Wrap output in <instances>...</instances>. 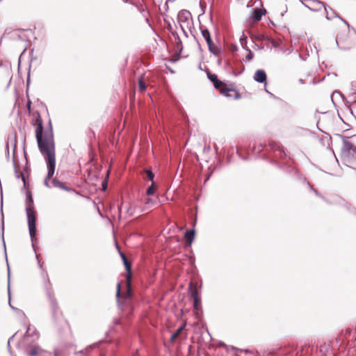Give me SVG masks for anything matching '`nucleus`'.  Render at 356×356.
Wrapping results in <instances>:
<instances>
[{
	"mask_svg": "<svg viewBox=\"0 0 356 356\" xmlns=\"http://www.w3.org/2000/svg\"><path fill=\"white\" fill-rule=\"evenodd\" d=\"M103 189L105 190L106 188V181H104L102 184Z\"/></svg>",
	"mask_w": 356,
	"mask_h": 356,
	"instance_id": "32",
	"label": "nucleus"
},
{
	"mask_svg": "<svg viewBox=\"0 0 356 356\" xmlns=\"http://www.w3.org/2000/svg\"><path fill=\"white\" fill-rule=\"evenodd\" d=\"M51 183H52L53 186H54V187L59 188L62 190H64V191H66L68 192L72 191L70 188L66 186L64 183L58 181L56 179H53Z\"/></svg>",
	"mask_w": 356,
	"mask_h": 356,
	"instance_id": "8",
	"label": "nucleus"
},
{
	"mask_svg": "<svg viewBox=\"0 0 356 356\" xmlns=\"http://www.w3.org/2000/svg\"><path fill=\"white\" fill-rule=\"evenodd\" d=\"M145 173L147 174V179L152 182L153 180H154V175L153 174V172H152V170H145Z\"/></svg>",
	"mask_w": 356,
	"mask_h": 356,
	"instance_id": "21",
	"label": "nucleus"
},
{
	"mask_svg": "<svg viewBox=\"0 0 356 356\" xmlns=\"http://www.w3.org/2000/svg\"><path fill=\"white\" fill-rule=\"evenodd\" d=\"M339 19H340L341 20H342L345 24H347V26H349V24H347V22H346L345 20H343L342 18H341V17H340Z\"/></svg>",
	"mask_w": 356,
	"mask_h": 356,
	"instance_id": "34",
	"label": "nucleus"
},
{
	"mask_svg": "<svg viewBox=\"0 0 356 356\" xmlns=\"http://www.w3.org/2000/svg\"><path fill=\"white\" fill-rule=\"evenodd\" d=\"M221 93L225 95V96L227 97H229L230 96V92H234V90H232V89H228V88H223L221 89Z\"/></svg>",
	"mask_w": 356,
	"mask_h": 356,
	"instance_id": "20",
	"label": "nucleus"
},
{
	"mask_svg": "<svg viewBox=\"0 0 356 356\" xmlns=\"http://www.w3.org/2000/svg\"><path fill=\"white\" fill-rule=\"evenodd\" d=\"M248 54L245 56V61L251 60L252 59V57H253L252 51L250 49H248Z\"/></svg>",
	"mask_w": 356,
	"mask_h": 356,
	"instance_id": "25",
	"label": "nucleus"
},
{
	"mask_svg": "<svg viewBox=\"0 0 356 356\" xmlns=\"http://www.w3.org/2000/svg\"><path fill=\"white\" fill-rule=\"evenodd\" d=\"M184 325L180 327L172 335L171 340L174 341L181 333V332L184 330Z\"/></svg>",
	"mask_w": 356,
	"mask_h": 356,
	"instance_id": "18",
	"label": "nucleus"
},
{
	"mask_svg": "<svg viewBox=\"0 0 356 356\" xmlns=\"http://www.w3.org/2000/svg\"><path fill=\"white\" fill-rule=\"evenodd\" d=\"M262 15H263V13L261 12V10H259V9H256L253 12L252 19L254 21H259V20H261Z\"/></svg>",
	"mask_w": 356,
	"mask_h": 356,
	"instance_id": "13",
	"label": "nucleus"
},
{
	"mask_svg": "<svg viewBox=\"0 0 356 356\" xmlns=\"http://www.w3.org/2000/svg\"><path fill=\"white\" fill-rule=\"evenodd\" d=\"M8 293H9V305L11 307V309L16 312V311H18V309L13 307L10 303V285L9 284H8Z\"/></svg>",
	"mask_w": 356,
	"mask_h": 356,
	"instance_id": "26",
	"label": "nucleus"
},
{
	"mask_svg": "<svg viewBox=\"0 0 356 356\" xmlns=\"http://www.w3.org/2000/svg\"><path fill=\"white\" fill-rule=\"evenodd\" d=\"M209 51L215 56H218L220 54V49L215 46L213 42H211L210 44H208Z\"/></svg>",
	"mask_w": 356,
	"mask_h": 356,
	"instance_id": "12",
	"label": "nucleus"
},
{
	"mask_svg": "<svg viewBox=\"0 0 356 356\" xmlns=\"http://www.w3.org/2000/svg\"><path fill=\"white\" fill-rule=\"evenodd\" d=\"M35 124H37L35 138L38 149L46 161L47 168L44 184L50 188L49 180L52 178L56 168V149L51 122L49 121V129L44 132H43L42 120L39 115L35 119Z\"/></svg>",
	"mask_w": 356,
	"mask_h": 356,
	"instance_id": "1",
	"label": "nucleus"
},
{
	"mask_svg": "<svg viewBox=\"0 0 356 356\" xmlns=\"http://www.w3.org/2000/svg\"><path fill=\"white\" fill-rule=\"evenodd\" d=\"M32 337H33V340L38 339L39 337L38 333L37 332H35V334H34V335H32Z\"/></svg>",
	"mask_w": 356,
	"mask_h": 356,
	"instance_id": "29",
	"label": "nucleus"
},
{
	"mask_svg": "<svg viewBox=\"0 0 356 356\" xmlns=\"http://www.w3.org/2000/svg\"><path fill=\"white\" fill-rule=\"evenodd\" d=\"M195 231L193 229L187 231L185 234V238L191 245L194 239Z\"/></svg>",
	"mask_w": 356,
	"mask_h": 356,
	"instance_id": "11",
	"label": "nucleus"
},
{
	"mask_svg": "<svg viewBox=\"0 0 356 356\" xmlns=\"http://www.w3.org/2000/svg\"><path fill=\"white\" fill-rule=\"evenodd\" d=\"M177 21L184 35L188 38V31L193 26V18L191 13L186 10H181L177 15Z\"/></svg>",
	"mask_w": 356,
	"mask_h": 356,
	"instance_id": "4",
	"label": "nucleus"
},
{
	"mask_svg": "<svg viewBox=\"0 0 356 356\" xmlns=\"http://www.w3.org/2000/svg\"><path fill=\"white\" fill-rule=\"evenodd\" d=\"M26 212L27 216L29 234L33 242L34 239H36V217L33 209V198L30 193H28L26 196Z\"/></svg>",
	"mask_w": 356,
	"mask_h": 356,
	"instance_id": "2",
	"label": "nucleus"
},
{
	"mask_svg": "<svg viewBox=\"0 0 356 356\" xmlns=\"http://www.w3.org/2000/svg\"><path fill=\"white\" fill-rule=\"evenodd\" d=\"M316 4L320 7H324L327 19L331 20L334 17L340 18L333 9L330 7H327L323 2L317 1Z\"/></svg>",
	"mask_w": 356,
	"mask_h": 356,
	"instance_id": "6",
	"label": "nucleus"
},
{
	"mask_svg": "<svg viewBox=\"0 0 356 356\" xmlns=\"http://www.w3.org/2000/svg\"><path fill=\"white\" fill-rule=\"evenodd\" d=\"M139 90L140 92H145L146 90V86L144 81L142 79L139 80Z\"/></svg>",
	"mask_w": 356,
	"mask_h": 356,
	"instance_id": "24",
	"label": "nucleus"
},
{
	"mask_svg": "<svg viewBox=\"0 0 356 356\" xmlns=\"http://www.w3.org/2000/svg\"><path fill=\"white\" fill-rule=\"evenodd\" d=\"M121 257H122V259L123 260V262H124L125 261H127V259H126V257H125L124 254H121Z\"/></svg>",
	"mask_w": 356,
	"mask_h": 356,
	"instance_id": "31",
	"label": "nucleus"
},
{
	"mask_svg": "<svg viewBox=\"0 0 356 356\" xmlns=\"http://www.w3.org/2000/svg\"><path fill=\"white\" fill-rule=\"evenodd\" d=\"M15 334H14L11 338H10V339H9V340H8V346H10V341L13 339V337H15Z\"/></svg>",
	"mask_w": 356,
	"mask_h": 356,
	"instance_id": "33",
	"label": "nucleus"
},
{
	"mask_svg": "<svg viewBox=\"0 0 356 356\" xmlns=\"http://www.w3.org/2000/svg\"><path fill=\"white\" fill-rule=\"evenodd\" d=\"M341 157L346 165L352 164L356 160V147L350 141L344 140L341 150Z\"/></svg>",
	"mask_w": 356,
	"mask_h": 356,
	"instance_id": "3",
	"label": "nucleus"
},
{
	"mask_svg": "<svg viewBox=\"0 0 356 356\" xmlns=\"http://www.w3.org/2000/svg\"><path fill=\"white\" fill-rule=\"evenodd\" d=\"M254 80L259 83H264L266 81V74L263 70H257L254 74Z\"/></svg>",
	"mask_w": 356,
	"mask_h": 356,
	"instance_id": "7",
	"label": "nucleus"
},
{
	"mask_svg": "<svg viewBox=\"0 0 356 356\" xmlns=\"http://www.w3.org/2000/svg\"><path fill=\"white\" fill-rule=\"evenodd\" d=\"M124 2L127 3L128 0H123Z\"/></svg>",
	"mask_w": 356,
	"mask_h": 356,
	"instance_id": "37",
	"label": "nucleus"
},
{
	"mask_svg": "<svg viewBox=\"0 0 356 356\" xmlns=\"http://www.w3.org/2000/svg\"><path fill=\"white\" fill-rule=\"evenodd\" d=\"M54 356H59V355H58V351H56H56L54 352Z\"/></svg>",
	"mask_w": 356,
	"mask_h": 356,
	"instance_id": "35",
	"label": "nucleus"
},
{
	"mask_svg": "<svg viewBox=\"0 0 356 356\" xmlns=\"http://www.w3.org/2000/svg\"><path fill=\"white\" fill-rule=\"evenodd\" d=\"M189 293L193 300L195 298H200L197 288L195 286H193L192 283H191L189 285Z\"/></svg>",
	"mask_w": 356,
	"mask_h": 356,
	"instance_id": "9",
	"label": "nucleus"
},
{
	"mask_svg": "<svg viewBox=\"0 0 356 356\" xmlns=\"http://www.w3.org/2000/svg\"><path fill=\"white\" fill-rule=\"evenodd\" d=\"M15 313L18 316H25L24 312L19 309H18V311H16Z\"/></svg>",
	"mask_w": 356,
	"mask_h": 356,
	"instance_id": "28",
	"label": "nucleus"
},
{
	"mask_svg": "<svg viewBox=\"0 0 356 356\" xmlns=\"http://www.w3.org/2000/svg\"><path fill=\"white\" fill-rule=\"evenodd\" d=\"M120 289H121L120 283H118V284H117V291H116V298H117V300H118V303L119 307L121 309H122L123 305H122V303L120 301Z\"/></svg>",
	"mask_w": 356,
	"mask_h": 356,
	"instance_id": "14",
	"label": "nucleus"
},
{
	"mask_svg": "<svg viewBox=\"0 0 356 356\" xmlns=\"http://www.w3.org/2000/svg\"><path fill=\"white\" fill-rule=\"evenodd\" d=\"M145 204L146 206L149 205V204H154V201L151 198H147L145 201Z\"/></svg>",
	"mask_w": 356,
	"mask_h": 356,
	"instance_id": "27",
	"label": "nucleus"
},
{
	"mask_svg": "<svg viewBox=\"0 0 356 356\" xmlns=\"http://www.w3.org/2000/svg\"><path fill=\"white\" fill-rule=\"evenodd\" d=\"M202 35L204 38V40L207 42V45L210 44L211 42H212L210 33L208 29H204L201 30Z\"/></svg>",
	"mask_w": 356,
	"mask_h": 356,
	"instance_id": "10",
	"label": "nucleus"
},
{
	"mask_svg": "<svg viewBox=\"0 0 356 356\" xmlns=\"http://www.w3.org/2000/svg\"><path fill=\"white\" fill-rule=\"evenodd\" d=\"M245 39H246V37L244 35V34H243V38H241L240 39L241 44H243V40H245Z\"/></svg>",
	"mask_w": 356,
	"mask_h": 356,
	"instance_id": "30",
	"label": "nucleus"
},
{
	"mask_svg": "<svg viewBox=\"0 0 356 356\" xmlns=\"http://www.w3.org/2000/svg\"><path fill=\"white\" fill-rule=\"evenodd\" d=\"M193 300L194 309L198 310L200 308L201 298H195Z\"/></svg>",
	"mask_w": 356,
	"mask_h": 356,
	"instance_id": "17",
	"label": "nucleus"
},
{
	"mask_svg": "<svg viewBox=\"0 0 356 356\" xmlns=\"http://www.w3.org/2000/svg\"><path fill=\"white\" fill-rule=\"evenodd\" d=\"M30 326L29 325L27 327V329H26V332L24 336V338H23V341L25 343H29V337L30 336Z\"/></svg>",
	"mask_w": 356,
	"mask_h": 356,
	"instance_id": "19",
	"label": "nucleus"
},
{
	"mask_svg": "<svg viewBox=\"0 0 356 356\" xmlns=\"http://www.w3.org/2000/svg\"><path fill=\"white\" fill-rule=\"evenodd\" d=\"M154 191H155V185H154V183L152 182L151 186L148 187V188L147 189V195H152L154 193Z\"/></svg>",
	"mask_w": 356,
	"mask_h": 356,
	"instance_id": "16",
	"label": "nucleus"
},
{
	"mask_svg": "<svg viewBox=\"0 0 356 356\" xmlns=\"http://www.w3.org/2000/svg\"><path fill=\"white\" fill-rule=\"evenodd\" d=\"M207 77L213 83L218 80L217 75H216L215 74H211L209 72L207 73Z\"/></svg>",
	"mask_w": 356,
	"mask_h": 356,
	"instance_id": "22",
	"label": "nucleus"
},
{
	"mask_svg": "<svg viewBox=\"0 0 356 356\" xmlns=\"http://www.w3.org/2000/svg\"><path fill=\"white\" fill-rule=\"evenodd\" d=\"M124 266L126 270H127L128 275H127V290L126 294L124 295L123 299H124V305H127L129 303V301L131 298V286H130V278H131V264L129 263L128 261H125L124 262Z\"/></svg>",
	"mask_w": 356,
	"mask_h": 356,
	"instance_id": "5",
	"label": "nucleus"
},
{
	"mask_svg": "<svg viewBox=\"0 0 356 356\" xmlns=\"http://www.w3.org/2000/svg\"><path fill=\"white\" fill-rule=\"evenodd\" d=\"M213 85H214V87L216 89H218V90H221L222 88H224L223 87L224 86L223 83L221 81L218 80V79L213 83Z\"/></svg>",
	"mask_w": 356,
	"mask_h": 356,
	"instance_id": "23",
	"label": "nucleus"
},
{
	"mask_svg": "<svg viewBox=\"0 0 356 356\" xmlns=\"http://www.w3.org/2000/svg\"><path fill=\"white\" fill-rule=\"evenodd\" d=\"M40 350L38 346H33L31 350L28 353L29 356H37Z\"/></svg>",
	"mask_w": 356,
	"mask_h": 356,
	"instance_id": "15",
	"label": "nucleus"
},
{
	"mask_svg": "<svg viewBox=\"0 0 356 356\" xmlns=\"http://www.w3.org/2000/svg\"><path fill=\"white\" fill-rule=\"evenodd\" d=\"M2 238H3V246L6 247V244H5L4 238H3V234L2 235Z\"/></svg>",
	"mask_w": 356,
	"mask_h": 356,
	"instance_id": "36",
	"label": "nucleus"
}]
</instances>
